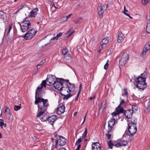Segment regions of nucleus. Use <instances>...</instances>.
<instances>
[{
	"label": "nucleus",
	"mask_w": 150,
	"mask_h": 150,
	"mask_svg": "<svg viewBox=\"0 0 150 150\" xmlns=\"http://www.w3.org/2000/svg\"><path fill=\"white\" fill-rule=\"evenodd\" d=\"M106 106V102L103 101V102L101 104V106L100 107V109H102L103 110Z\"/></svg>",
	"instance_id": "nucleus-30"
},
{
	"label": "nucleus",
	"mask_w": 150,
	"mask_h": 150,
	"mask_svg": "<svg viewBox=\"0 0 150 150\" xmlns=\"http://www.w3.org/2000/svg\"><path fill=\"white\" fill-rule=\"evenodd\" d=\"M57 117L56 115H52L48 118L47 121L48 122L52 125H53L55 122L57 120Z\"/></svg>",
	"instance_id": "nucleus-14"
},
{
	"label": "nucleus",
	"mask_w": 150,
	"mask_h": 150,
	"mask_svg": "<svg viewBox=\"0 0 150 150\" xmlns=\"http://www.w3.org/2000/svg\"><path fill=\"white\" fill-rule=\"evenodd\" d=\"M106 136L107 137V138L109 139L111 138V134H105Z\"/></svg>",
	"instance_id": "nucleus-47"
},
{
	"label": "nucleus",
	"mask_w": 150,
	"mask_h": 150,
	"mask_svg": "<svg viewBox=\"0 0 150 150\" xmlns=\"http://www.w3.org/2000/svg\"><path fill=\"white\" fill-rule=\"evenodd\" d=\"M147 107L149 108L150 107V100H149L147 103Z\"/></svg>",
	"instance_id": "nucleus-49"
},
{
	"label": "nucleus",
	"mask_w": 150,
	"mask_h": 150,
	"mask_svg": "<svg viewBox=\"0 0 150 150\" xmlns=\"http://www.w3.org/2000/svg\"><path fill=\"white\" fill-rule=\"evenodd\" d=\"M128 130L130 134L131 135H133L134 134L137 132V128L136 126L135 125H134L131 123H128Z\"/></svg>",
	"instance_id": "nucleus-8"
},
{
	"label": "nucleus",
	"mask_w": 150,
	"mask_h": 150,
	"mask_svg": "<svg viewBox=\"0 0 150 150\" xmlns=\"http://www.w3.org/2000/svg\"><path fill=\"white\" fill-rule=\"evenodd\" d=\"M124 13L126 16H129L130 18H132L131 17V16L129 15V14L127 13L126 12H124Z\"/></svg>",
	"instance_id": "nucleus-50"
},
{
	"label": "nucleus",
	"mask_w": 150,
	"mask_h": 150,
	"mask_svg": "<svg viewBox=\"0 0 150 150\" xmlns=\"http://www.w3.org/2000/svg\"><path fill=\"white\" fill-rule=\"evenodd\" d=\"M70 30H71V29H70V30H69V31H68L67 32V33H66V34H67V33H69V32L70 31Z\"/></svg>",
	"instance_id": "nucleus-64"
},
{
	"label": "nucleus",
	"mask_w": 150,
	"mask_h": 150,
	"mask_svg": "<svg viewBox=\"0 0 150 150\" xmlns=\"http://www.w3.org/2000/svg\"><path fill=\"white\" fill-rule=\"evenodd\" d=\"M60 79V81H56L53 85L54 86L56 89L60 90L61 92L65 88L63 86V85L62 82L64 81V79L62 78H61Z\"/></svg>",
	"instance_id": "nucleus-6"
},
{
	"label": "nucleus",
	"mask_w": 150,
	"mask_h": 150,
	"mask_svg": "<svg viewBox=\"0 0 150 150\" xmlns=\"http://www.w3.org/2000/svg\"><path fill=\"white\" fill-rule=\"evenodd\" d=\"M22 37L24 38L26 40H30L32 38L31 36L30 35V34L28 33V31Z\"/></svg>",
	"instance_id": "nucleus-26"
},
{
	"label": "nucleus",
	"mask_w": 150,
	"mask_h": 150,
	"mask_svg": "<svg viewBox=\"0 0 150 150\" xmlns=\"http://www.w3.org/2000/svg\"><path fill=\"white\" fill-rule=\"evenodd\" d=\"M115 123V119L112 117L108 122V128L106 129V130L107 132L108 133L112 132V127L114 125Z\"/></svg>",
	"instance_id": "nucleus-10"
},
{
	"label": "nucleus",
	"mask_w": 150,
	"mask_h": 150,
	"mask_svg": "<svg viewBox=\"0 0 150 150\" xmlns=\"http://www.w3.org/2000/svg\"><path fill=\"white\" fill-rule=\"evenodd\" d=\"M86 114H87V113H86V115H85V116L84 117V119L83 121V122L82 124H83V123L84 122V121H85V120Z\"/></svg>",
	"instance_id": "nucleus-59"
},
{
	"label": "nucleus",
	"mask_w": 150,
	"mask_h": 150,
	"mask_svg": "<svg viewBox=\"0 0 150 150\" xmlns=\"http://www.w3.org/2000/svg\"><path fill=\"white\" fill-rule=\"evenodd\" d=\"M58 39V38L57 37V36L55 37H53V38H52L51 40H50V42H51L52 41V40H57Z\"/></svg>",
	"instance_id": "nucleus-46"
},
{
	"label": "nucleus",
	"mask_w": 150,
	"mask_h": 150,
	"mask_svg": "<svg viewBox=\"0 0 150 150\" xmlns=\"http://www.w3.org/2000/svg\"><path fill=\"white\" fill-rule=\"evenodd\" d=\"M59 150H67L65 148H60Z\"/></svg>",
	"instance_id": "nucleus-58"
},
{
	"label": "nucleus",
	"mask_w": 150,
	"mask_h": 150,
	"mask_svg": "<svg viewBox=\"0 0 150 150\" xmlns=\"http://www.w3.org/2000/svg\"><path fill=\"white\" fill-rule=\"evenodd\" d=\"M81 87H82V85H81V84L79 86V89H80L79 90H81Z\"/></svg>",
	"instance_id": "nucleus-62"
},
{
	"label": "nucleus",
	"mask_w": 150,
	"mask_h": 150,
	"mask_svg": "<svg viewBox=\"0 0 150 150\" xmlns=\"http://www.w3.org/2000/svg\"><path fill=\"white\" fill-rule=\"evenodd\" d=\"M82 139L81 138H79L76 142L75 143V145H78V144H79L81 142Z\"/></svg>",
	"instance_id": "nucleus-40"
},
{
	"label": "nucleus",
	"mask_w": 150,
	"mask_h": 150,
	"mask_svg": "<svg viewBox=\"0 0 150 150\" xmlns=\"http://www.w3.org/2000/svg\"><path fill=\"white\" fill-rule=\"evenodd\" d=\"M125 102L124 99L121 100V101L120 103V104L117 107L118 108H120V106L121 105L123 104H125Z\"/></svg>",
	"instance_id": "nucleus-36"
},
{
	"label": "nucleus",
	"mask_w": 150,
	"mask_h": 150,
	"mask_svg": "<svg viewBox=\"0 0 150 150\" xmlns=\"http://www.w3.org/2000/svg\"><path fill=\"white\" fill-rule=\"evenodd\" d=\"M130 119H131V122L129 123H131L134 125H136V124L137 123V119L136 118H135L133 117H131Z\"/></svg>",
	"instance_id": "nucleus-28"
},
{
	"label": "nucleus",
	"mask_w": 150,
	"mask_h": 150,
	"mask_svg": "<svg viewBox=\"0 0 150 150\" xmlns=\"http://www.w3.org/2000/svg\"><path fill=\"white\" fill-rule=\"evenodd\" d=\"M65 81H66L67 83H68L67 84V86L69 89V91H67L68 93H70L71 92H73L74 93L73 94L75 93L76 92L75 91V86L74 84H71L69 83V80H65Z\"/></svg>",
	"instance_id": "nucleus-12"
},
{
	"label": "nucleus",
	"mask_w": 150,
	"mask_h": 150,
	"mask_svg": "<svg viewBox=\"0 0 150 150\" xmlns=\"http://www.w3.org/2000/svg\"><path fill=\"white\" fill-rule=\"evenodd\" d=\"M81 145L80 144H79L77 147V149H76L75 150H79V149H80L81 147Z\"/></svg>",
	"instance_id": "nucleus-53"
},
{
	"label": "nucleus",
	"mask_w": 150,
	"mask_h": 150,
	"mask_svg": "<svg viewBox=\"0 0 150 150\" xmlns=\"http://www.w3.org/2000/svg\"><path fill=\"white\" fill-rule=\"evenodd\" d=\"M35 104L38 105V112L36 115L37 118L40 117L47 110L49 105L48 100L39 96L35 97Z\"/></svg>",
	"instance_id": "nucleus-1"
},
{
	"label": "nucleus",
	"mask_w": 150,
	"mask_h": 150,
	"mask_svg": "<svg viewBox=\"0 0 150 150\" xmlns=\"http://www.w3.org/2000/svg\"><path fill=\"white\" fill-rule=\"evenodd\" d=\"M57 79L54 76L51 75L50 76H47L46 79L47 81V85L51 86L53 85L54 83L57 81Z\"/></svg>",
	"instance_id": "nucleus-9"
},
{
	"label": "nucleus",
	"mask_w": 150,
	"mask_h": 150,
	"mask_svg": "<svg viewBox=\"0 0 150 150\" xmlns=\"http://www.w3.org/2000/svg\"><path fill=\"white\" fill-rule=\"evenodd\" d=\"M127 10H126L125 6H124V12H127Z\"/></svg>",
	"instance_id": "nucleus-56"
},
{
	"label": "nucleus",
	"mask_w": 150,
	"mask_h": 150,
	"mask_svg": "<svg viewBox=\"0 0 150 150\" xmlns=\"http://www.w3.org/2000/svg\"><path fill=\"white\" fill-rule=\"evenodd\" d=\"M38 9L37 8H35L33 9L30 13L28 15L29 18L35 17L37 13Z\"/></svg>",
	"instance_id": "nucleus-19"
},
{
	"label": "nucleus",
	"mask_w": 150,
	"mask_h": 150,
	"mask_svg": "<svg viewBox=\"0 0 150 150\" xmlns=\"http://www.w3.org/2000/svg\"><path fill=\"white\" fill-rule=\"evenodd\" d=\"M141 76L136 78L135 81L137 82V87L140 89L144 90L147 87V84L145 82L146 80V75L142 74Z\"/></svg>",
	"instance_id": "nucleus-2"
},
{
	"label": "nucleus",
	"mask_w": 150,
	"mask_h": 150,
	"mask_svg": "<svg viewBox=\"0 0 150 150\" xmlns=\"http://www.w3.org/2000/svg\"><path fill=\"white\" fill-rule=\"evenodd\" d=\"M42 88H41L40 86H38L37 89L36 90L35 92V96L37 97V96H39V93L42 91Z\"/></svg>",
	"instance_id": "nucleus-27"
},
{
	"label": "nucleus",
	"mask_w": 150,
	"mask_h": 150,
	"mask_svg": "<svg viewBox=\"0 0 150 150\" xmlns=\"http://www.w3.org/2000/svg\"><path fill=\"white\" fill-rule=\"evenodd\" d=\"M21 30L22 32H25L27 31L30 26L31 23L28 20H24L20 23Z\"/></svg>",
	"instance_id": "nucleus-5"
},
{
	"label": "nucleus",
	"mask_w": 150,
	"mask_h": 150,
	"mask_svg": "<svg viewBox=\"0 0 150 150\" xmlns=\"http://www.w3.org/2000/svg\"><path fill=\"white\" fill-rule=\"evenodd\" d=\"M108 60L106 63V64H105V65L104 66V68L105 69H108Z\"/></svg>",
	"instance_id": "nucleus-42"
},
{
	"label": "nucleus",
	"mask_w": 150,
	"mask_h": 150,
	"mask_svg": "<svg viewBox=\"0 0 150 150\" xmlns=\"http://www.w3.org/2000/svg\"><path fill=\"white\" fill-rule=\"evenodd\" d=\"M133 138L132 136V135H131V136L129 137V140L130 141H131L133 139Z\"/></svg>",
	"instance_id": "nucleus-54"
},
{
	"label": "nucleus",
	"mask_w": 150,
	"mask_h": 150,
	"mask_svg": "<svg viewBox=\"0 0 150 150\" xmlns=\"http://www.w3.org/2000/svg\"><path fill=\"white\" fill-rule=\"evenodd\" d=\"M47 81H46V80L45 81L43 80L42 81L41 85L40 86H41V88H42L43 86H44L45 87H46V84L47 85Z\"/></svg>",
	"instance_id": "nucleus-32"
},
{
	"label": "nucleus",
	"mask_w": 150,
	"mask_h": 150,
	"mask_svg": "<svg viewBox=\"0 0 150 150\" xmlns=\"http://www.w3.org/2000/svg\"><path fill=\"white\" fill-rule=\"evenodd\" d=\"M104 47V46H103L102 45H100L99 47V49L98 51V52L99 53H100L102 51Z\"/></svg>",
	"instance_id": "nucleus-44"
},
{
	"label": "nucleus",
	"mask_w": 150,
	"mask_h": 150,
	"mask_svg": "<svg viewBox=\"0 0 150 150\" xmlns=\"http://www.w3.org/2000/svg\"><path fill=\"white\" fill-rule=\"evenodd\" d=\"M5 14L1 11L0 10V18L1 19H4L6 18Z\"/></svg>",
	"instance_id": "nucleus-31"
},
{
	"label": "nucleus",
	"mask_w": 150,
	"mask_h": 150,
	"mask_svg": "<svg viewBox=\"0 0 150 150\" xmlns=\"http://www.w3.org/2000/svg\"><path fill=\"white\" fill-rule=\"evenodd\" d=\"M98 10L100 18H102L103 17V14L105 11L103 10L101 4H98Z\"/></svg>",
	"instance_id": "nucleus-18"
},
{
	"label": "nucleus",
	"mask_w": 150,
	"mask_h": 150,
	"mask_svg": "<svg viewBox=\"0 0 150 150\" xmlns=\"http://www.w3.org/2000/svg\"><path fill=\"white\" fill-rule=\"evenodd\" d=\"M74 32V31H73L72 32H71L68 35L67 37V38L69 37Z\"/></svg>",
	"instance_id": "nucleus-51"
},
{
	"label": "nucleus",
	"mask_w": 150,
	"mask_h": 150,
	"mask_svg": "<svg viewBox=\"0 0 150 150\" xmlns=\"http://www.w3.org/2000/svg\"><path fill=\"white\" fill-rule=\"evenodd\" d=\"M48 117H47V115H44L40 118L42 122H45V121L47 120Z\"/></svg>",
	"instance_id": "nucleus-33"
},
{
	"label": "nucleus",
	"mask_w": 150,
	"mask_h": 150,
	"mask_svg": "<svg viewBox=\"0 0 150 150\" xmlns=\"http://www.w3.org/2000/svg\"><path fill=\"white\" fill-rule=\"evenodd\" d=\"M109 40V38L108 37H106L103 39L102 42L100 43V45H102L103 46L104 45H106L108 42Z\"/></svg>",
	"instance_id": "nucleus-22"
},
{
	"label": "nucleus",
	"mask_w": 150,
	"mask_h": 150,
	"mask_svg": "<svg viewBox=\"0 0 150 150\" xmlns=\"http://www.w3.org/2000/svg\"><path fill=\"white\" fill-rule=\"evenodd\" d=\"M124 112V109L123 108H118L117 107L116 109V111L112 113V115L114 117L115 116L117 115H118L119 113H123Z\"/></svg>",
	"instance_id": "nucleus-17"
},
{
	"label": "nucleus",
	"mask_w": 150,
	"mask_h": 150,
	"mask_svg": "<svg viewBox=\"0 0 150 150\" xmlns=\"http://www.w3.org/2000/svg\"><path fill=\"white\" fill-rule=\"evenodd\" d=\"M5 114L6 117L9 119L11 118V115L9 109L6 107H5Z\"/></svg>",
	"instance_id": "nucleus-21"
},
{
	"label": "nucleus",
	"mask_w": 150,
	"mask_h": 150,
	"mask_svg": "<svg viewBox=\"0 0 150 150\" xmlns=\"http://www.w3.org/2000/svg\"><path fill=\"white\" fill-rule=\"evenodd\" d=\"M28 31V33L30 34V35L33 38L36 35V34L37 32V30L34 28H32Z\"/></svg>",
	"instance_id": "nucleus-23"
},
{
	"label": "nucleus",
	"mask_w": 150,
	"mask_h": 150,
	"mask_svg": "<svg viewBox=\"0 0 150 150\" xmlns=\"http://www.w3.org/2000/svg\"><path fill=\"white\" fill-rule=\"evenodd\" d=\"M60 93L62 96H64V97L63 98L64 100H68L69 98L71 97L73 95V94H71L70 93L66 95L63 94L62 91H61Z\"/></svg>",
	"instance_id": "nucleus-24"
},
{
	"label": "nucleus",
	"mask_w": 150,
	"mask_h": 150,
	"mask_svg": "<svg viewBox=\"0 0 150 150\" xmlns=\"http://www.w3.org/2000/svg\"><path fill=\"white\" fill-rule=\"evenodd\" d=\"M108 4H105L103 5H101L102 8L103 9V10L104 11H105L108 8Z\"/></svg>",
	"instance_id": "nucleus-38"
},
{
	"label": "nucleus",
	"mask_w": 150,
	"mask_h": 150,
	"mask_svg": "<svg viewBox=\"0 0 150 150\" xmlns=\"http://www.w3.org/2000/svg\"><path fill=\"white\" fill-rule=\"evenodd\" d=\"M148 52L150 53V41L146 43L144 48L143 51L141 54V56L143 57Z\"/></svg>",
	"instance_id": "nucleus-11"
},
{
	"label": "nucleus",
	"mask_w": 150,
	"mask_h": 150,
	"mask_svg": "<svg viewBox=\"0 0 150 150\" xmlns=\"http://www.w3.org/2000/svg\"><path fill=\"white\" fill-rule=\"evenodd\" d=\"M68 49L67 48H64L62 50V53L63 55H65L68 52Z\"/></svg>",
	"instance_id": "nucleus-34"
},
{
	"label": "nucleus",
	"mask_w": 150,
	"mask_h": 150,
	"mask_svg": "<svg viewBox=\"0 0 150 150\" xmlns=\"http://www.w3.org/2000/svg\"><path fill=\"white\" fill-rule=\"evenodd\" d=\"M2 138V134L1 133H0V138Z\"/></svg>",
	"instance_id": "nucleus-63"
},
{
	"label": "nucleus",
	"mask_w": 150,
	"mask_h": 150,
	"mask_svg": "<svg viewBox=\"0 0 150 150\" xmlns=\"http://www.w3.org/2000/svg\"><path fill=\"white\" fill-rule=\"evenodd\" d=\"M55 149H56V148H54V146L52 145L51 150H55Z\"/></svg>",
	"instance_id": "nucleus-60"
},
{
	"label": "nucleus",
	"mask_w": 150,
	"mask_h": 150,
	"mask_svg": "<svg viewBox=\"0 0 150 150\" xmlns=\"http://www.w3.org/2000/svg\"><path fill=\"white\" fill-rule=\"evenodd\" d=\"M21 108L20 106L15 105L14 106V110L15 111H18Z\"/></svg>",
	"instance_id": "nucleus-39"
},
{
	"label": "nucleus",
	"mask_w": 150,
	"mask_h": 150,
	"mask_svg": "<svg viewBox=\"0 0 150 150\" xmlns=\"http://www.w3.org/2000/svg\"><path fill=\"white\" fill-rule=\"evenodd\" d=\"M95 96H94V97H90L89 98V99L91 100L92 99H93V98H95Z\"/></svg>",
	"instance_id": "nucleus-61"
},
{
	"label": "nucleus",
	"mask_w": 150,
	"mask_h": 150,
	"mask_svg": "<svg viewBox=\"0 0 150 150\" xmlns=\"http://www.w3.org/2000/svg\"><path fill=\"white\" fill-rule=\"evenodd\" d=\"M12 25H10L9 26V28H8V32L7 34L8 35H9L10 32V31L11 30V29H12Z\"/></svg>",
	"instance_id": "nucleus-41"
},
{
	"label": "nucleus",
	"mask_w": 150,
	"mask_h": 150,
	"mask_svg": "<svg viewBox=\"0 0 150 150\" xmlns=\"http://www.w3.org/2000/svg\"><path fill=\"white\" fill-rule=\"evenodd\" d=\"M79 94H77V96L76 97V98H75V101H76L77 100L78 98H79Z\"/></svg>",
	"instance_id": "nucleus-57"
},
{
	"label": "nucleus",
	"mask_w": 150,
	"mask_h": 150,
	"mask_svg": "<svg viewBox=\"0 0 150 150\" xmlns=\"http://www.w3.org/2000/svg\"><path fill=\"white\" fill-rule=\"evenodd\" d=\"M146 30L147 33L150 34V19H148L147 21Z\"/></svg>",
	"instance_id": "nucleus-25"
},
{
	"label": "nucleus",
	"mask_w": 150,
	"mask_h": 150,
	"mask_svg": "<svg viewBox=\"0 0 150 150\" xmlns=\"http://www.w3.org/2000/svg\"><path fill=\"white\" fill-rule=\"evenodd\" d=\"M127 94L128 93L126 89L125 88L123 91V93H122V96H127Z\"/></svg>",
	"instance_id": "nucleus-37"
},
{
	"label": "nucleus",
	"mask_w": 150,
	"mask_h": 150,
	"mask_svg": "<svg viewBox=\"0 0 150 150\" xmlns=\"http://www.w3.org/2000/svg\"><path fill=\"white\" fill-rule=\"evenodd\" d=\"M125 37L124 34L122 33H119L118 35L117 42L119 43H121Z\"/></svg>",
	"instance_id": "nucleus-20"
},
{
	"label": "nucleus",
	"mask_w": 150,
	"mask_h": 150,
	"mask_svg": "<svg viewBox=\"0 0 150 150\" xmlns=\"http://www.w3.org/2000/svg\"><path fill=\"white\" fill-rule=\"evenodd\" d=\"M45 61L44 60H42L40 62H39L37 65V66H41L44 63H45Z\"/></svg>",
	"instance_id": "nucleus-45"
},
{
	"label": "nucleus",
	"mask_w": 150,
	"mask_h": 150,
	"mask_svg": "<svg viewBox=\"0 0 150 150\" xmlns=\"http://www.w3.org/2000/svg\"><path fill=\"white\" fill-rule=\"evenodd\" d=\"M64 58L66 60H69L71 58L70 54H69L68 55L65 56Z\"/></svg>",
	"instance_id": "nucleus-43"
},
{
	"label": "nucleus",
	"mask_w": 150,
	"mask_h": 150,
	"mask_svg": "<svg viewBox=\"0 0 150 150\" xmlns=\"http://www.w3.org/2000/svg\"><path fill=\"white\" fill-rule=\"evenodd\" d=\"M0 126L2 128H3V127H6V124L4 123V120L2 119H0Z\"/></svg>",
	"instance_id": "nucleus-29"
},
{
	"label": "nucleus",
	"mask_w": 150,
	"mask_h": 150,
	"mask_svg": "<svg viewBox=\"0 0 150 150\" xmlns=\"http://www.w3.org/2000/svg\"><path fill=\"white\" fill-rule=\"evenodd\" d=\"M72 15L71 14H70L69 15H67L65 17H64V18H66V19H68V18H69L70 16H71V15Z\"/></svg>",
	"instance_id": "nucleus-52"
},
{
	"label": "nucleus",
	"mask_w": 150,
	"mask_h": 150,
	"mask_svg": "<svg viewBox=\"0 0 150 150\" xmlns=\"http://www.w3.org/2000/svg\"><path fill=\"white\" fill-rule=\"evenodd\" d=\"M65 110V107L62 104H60L57 108V114L61 115L63 113Z\"/></svg>",
	"instance_id": "nucleus-13"
},
{
	"label": "nucleus",
	"mask_w": 150,
	"mask_h": 150,
	"mask_svg": "<svg viewBox=\"0 0 150 150\" xmlns=\"http://www.w3.org/2000/svg\"><path fill=\"white\" fill-rule=\"evenodd\" d=\"M128 142L127 141L121 140L119 142H115L112 140L108 142V144L110 149H112V146H115L116 147H120L122 146H125L127 145Z\"/></svg>",
	"instance_id": "nucleus-3"
},
{
	"label": "nucleus",
	"mask_w": 150,
	"mask_h": 150,
	"mask_svg": "<svg viewBox=\"0 0 150 150\" xmlns=\"http://www.w3.org/2000/svg\"><path fill=\"white\" fill-rule=\"evenodd\" d=\"M123 112H124V114L127 118L128 119H130L132 117L133 111L131 110H128L125 111L124 110Z\"/></svg>",
	"instance_id": "nucleus-15"
},
{
	"label": "nucleus",
	"mask_w": 150,
	"mask_h": 150,
	"mask_svg": "<svg viewBox=\"0 0 150 150\" xmlns=\"http://www.w3.org/2000/svg\"><path fill=\"white\" fill-rule=\"evenodd\" d=\"M150 0H144V2L146 4H147V3H148L149 2Z\"/></svg>",
	"instance_id": "nucleus-55"
},
{
	"label": "nucleus",
	"mask_w": 150,
	"mask_h": 150,
	"mask_svg": "<svg viewBox=\"0 0 150 150\" xmlns=\"http://www.w3.org/2000/svg\"><path fill=\"white\" fill-rule=\"evenodd\" d=\"M129 56L128 53H124L119 61V65L122 66L125 65L129 59Z\"/></svg>",
	"instance_id": "nucleus-7"
},
{
	"label": "nucleus",
	"mask_w": 150,
	"mask_h": 150,
	"mask_svg": "<svg viewBox=\"0 0 150 150\" xmlns=\"http://www.w3.org/2000/svg\"><path fill=\"white\" fill-rule=\"evenodd\" d=\"M62 33H58V34H57V37L58 38L59 37L61 36H62Z\"/></svg>",
	"instance_id": "nucleus-48"
},
{
	"label": "nucleus",
	"mask_w": 150,
	"mask_h": 150,
	"mask_svg": "<svg viewBox=\"0 0 150 150\" xmlns=\"http://www.w3.org/2000/svg\"><path fill=\"white\" fill-rule=\"evenodd\" d=\"M92 150H101V145L98 142L93 143L92 145Z\"/></svg>",
	"instance_id": "nucleus-16"
},
{
	"label": "nucleus",
	"mask_w": 150,
	"mask_h": 150,
	"mask_svg": "<svg viewBox=\"0 0 150 150\" xmlns=\"http://www.w3.org/2000/svg\"><path fill=\"white\" fill-rule=\"evenodd\" d=\"M87 133V128L86 127L85 129V131L82 134V137L83 139L86 135Z\"/></svg>",
	"instance_id": "nucleus-35"
},
{
	"label": "nucleus",
	"mask_w": 150,
	"mask_h": 150,
	"mask_svg": "<svg viewBox=\"0 0 150 150\" xmlns=\"http://www.w3.org/2000/svg\"><path fill=\"white\" fill-rule=\"evenodd\" d=\"M66 139L62 136H59L57 139L55 141V144L53 145L54 148L57 149L61 146L64 145L66 143Z\"/></svg>",
	"instance_id": "nucleus-4"
}]
</instances>
